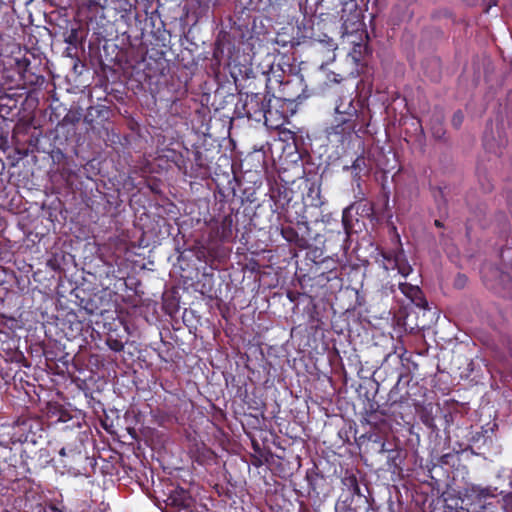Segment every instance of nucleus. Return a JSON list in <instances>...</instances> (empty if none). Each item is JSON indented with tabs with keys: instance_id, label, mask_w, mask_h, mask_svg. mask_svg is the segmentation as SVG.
I'll use <instances>...</instances> for the list:
<instances>
[{
	"instance_id": "obj_1",
	"label": "nucleus",
	"mask_w": 512,
	"mask_h": 512,
	"mask_svg": "<svg viewBox=\"0 0 512 512\" xmlns=\"http://www.w3.org/2000/svg\"><path fill=\"white\" fill-rule=\"evenodd\" d=\"M164 512H193L197 500L209 498L200 482H135Z\"/></svg>"
},
{
	"instance_id": "obj_2",
	"label": "nucleus",
	"mask_w": 512,
	"mask_h": 512,
	"mask_svg": "<svg viewBox=\"0 0 512 512\" xmlns=\"http://www.w3.org/2000/svg\"><path fill=\"white\" fill-rule=\"evenodd\" d=\"M367 125L364 113H334L333 120L325 132L330 141L344 143L357 130H361Z\"/></svg>"
},
{
	"instance_id": "obj_3",
	"label": "nucleus",
	"mask_w": 512,
	"mask_h": 512,
	"mask_svg": "<svg viewBox=\"0 0 512 512\" xmlns=\"http://www.w3.org/2000/svg\"><path fill=\"white\" fill-rule=\"evenodd\" d=\"M299 99L300 94H287L286 98L269 94L264 112L265 116L262 120L263 124L269 129H280L288 121L286 102L292 103Z\"/></svg>"
},
{
	"instance_id": "obj_4",
	"label": "nucleus",
	"mask_w": 512,
	"mask_h": 512,
	"mask_svg": "<svg viewBox=\"0 0 512 512\" xmlns=\"http://www.w3.org/2000/svg\"><path fill=\"white\" fill-rule=\"evenodd\" d=\"M63 445L59 448V463L62 464L61 475L67 474L77 476L75 469L72 467L76 458H80L83 442L79 437V432L70 431L62 435Z\"/></svg>"
},
{
	"instance_id": "obj_5",
	"label": "nucleus",
	"mask_w": 512,
	"mask_h": 512,
	"mask_svg": "<svg viewBox=\"0 0 512 512\" xmlns=\"http://www.w3.org/2000/svg\"><path fill=\"white\" fill-rule=\"evenodd\" d=\"M268 96L269 93H240L239 101L235 106L237 117H246L258 123L262 122Z\"/></svg>"
},
{
	"instance_id": "obj_6",
	"label": "nucleus",
	"mask_w": 512,
	"mask_h": 512,
	"mask_svg": "<svg viewBox=\"0 0 512 512\" xmlns=\"http://www.w3.org/2000/svg\"><path fill=\"white\" fill-rule=\"evenodd\" d=\"M11 430L9 442L12 444L31 443L35 445L45 432L42 421L39 418L31 417L19 419Z\"/></svg>"
},
{
	"instance_id": "obj_7",
	"label": "nucleus",
	"mask_w": 512,
	"mask_h": 512,
	"mask_svg": "<svg viewBox=\"0 0 512 512\" xmlns=\"http://www.w3.org/2000/svg\"><path fill=\"white\" fill-rule=\"evenodd\" d=\"M398 242L399 246L396 249L380 250L377 256L375 257V261L385 271L388 272L390 270L396 269L398 271V274L406 278L413 272V268L405 255L399 237Z\"/></svg>"
},
{
	"instance_id": "obj_8",
	"label": "nucleus",
	"mask_w": 512,
	"mask_h": 512,
	"mask_svg": "<svg viewBox=\"0 0 512 512\" xmlns=\"http://www.w3.org/2000/svg\"><path fill=\"white\" fill-rule=\"evenodd\" d=\"M357 444L360 449L361 458L365 463L370 461V465H373L374 458L383 456L388 449L384 437L377 432L361 435L357 439Z\"/></svg>"
},
{
	"instance_id": "obj_9",
	"label": "nucleus",
	"mask_w": 512,
	"mask_h": 512,
	"mask_svg": "<svg viewBox=\"0 0 512 512\" xmlns=\"http://www.w3.org/2000/svg\"><path fill=\"white\" fill-rule=\"evenodd\" d=\"M269 195L273 202L272 211L283 214L288 210L293 199V190L286 185L275 183L270 187Z\"/></svg>"
},
{
	"instance_id": "obj_10",
	"label": "nucleus",
	"mask_w": 512,
	"mask_h": 512,
	"mask_svg": "<svg viewBox=\"0 0 512 512\" xmlns=\"http://www.w3.org/2000/svg\"><path fill=\"white\" fill-rule=\"evenodd\" d=\"M298 33L303 39H308L315 42L327 43L330 40L329 35L322 31L321 22L316 24L312 19H306L304 16L303 21L297 26Z\"/></svg>"
},
{
	"instance_id": "obj_11",
	"label": "nucleus",
	"mask_w": 512,
	"mask_h": 512,
	"mask_svg": "<svg viewBox=\"0 0 512 512\" xmlns=\"http://www.w3.org/2000/svg\"><path fill=\"white\" fill-rule=\"evenodd\" d=\"M188 441V452L194 461L203 465L215 459L216 454L203 441L196 437H188Z\"/></svg>"
},
{
	"instance_id": "obj_12",
	"label": "nucleus",
	"mask_w": 512,
	"mask_h": 512,
	"mask_svg": "<svg viewBox=\"0 0 512 512\" xmlns=\"http://www.w3.org/2000/svg\"><path fill=\"white\" fill-rule=\"evenodd\" d=\"M443 463L449 464V474H446V480H466L468 469L461 463V459L456 454L443 455Z\"/></svg>"
},
{
	"instance_id": "obj_13",
	"label": "nucleus",
	"mask_w": 512,
	"mask_h": 512,
	"mask_svg": "<svg viewBox=\"0 0 512 512\" xmlns=\"http://www.w3.org/2000/svg\"><path fill=\"white\" fill-rule=\"evenodd\" d=\"M193 160L190 166V170L185 169L184 173L191 178L204 179L210 174V168L207 159L203 153L199 150L192 152Z\"/></svg>"
},
{
	"instance_id": "obj_14",
	"label": "nucleus",
	"mask_w": 512,
	"mask_h": 512,
	"mask_svg": "<svg viewBox=\"0 0 512 512\" xmlns=\"http://www.w3.org/2000/svg\"><path fill=\"white\" fill-rule=\"evenodd\" d=\"M110 112V108L105 105L90 106L84 115V123L94 129L109 119Z\"/></svg>"
},
{
	"instance_id": "obj_15",
	"label": "nucleus",
	"mask_w": 512,
	"mask_h": 512,
	"mask_svg": "<svg viewBox=\"0 0 512 512\" xmlns=\"http://www.w3.org/2000/svg\"><path fill=\"white\" fill-rule=\"evenodd\" d=\"M398 288L402 294L415 306L419 308L427 307V300L423 291L418 285H413L407 282H399Z\"/></svg>"
},
{
	"instance_id": "obj_16",
	"label": "nucleus",
	"mask_w": 512,
	"mask_h": 512,
	"mask_svg": "<svg viewBox=\"0 0 512 512\" xmlns=\"http://www.w3.org/2000/svg\"><path fill=\"white\" fill-rule=\"evenodd\" d=\"M387 466L388 470L391 472L392 477H398L399 480H403L404 476L402 474V463L405 458V453L402 449L399 448H389L387 449Z\"/></svg>"
},
{
	"instance_id": "obj_17",
	"label": "nucleus",
	"mask_w": 512,
	"mask_h": 512,
	"mask_svg": "<svg viewBox=\"0 0 512 512\" xmlns=\"http://www.w3.org/2000/svg\"><path fill=\"white\" fill-rule=\"evenodd\" d=\"M335 113L344 114L346 112L351 113H364L361 109L359 102H355V99L351 94L340 96L335 102Z\"/></svg>"
},
{
	"instance_id": "obj_18",
	"label": "nucleus",
	"mask_w": 512,
	"mask_h": 512,
	"mask_svg": "<svg viewBox=\"0 0 512 512\" xmlns=\"http://www.w3.org/2000/svg\"><path fill=\"white\" fill-rule=\"evenodd\" d=\"M446 474H449V464L443 463V456L440 457L436 463L426 466L425 475L430 480H446Z\"/></svg>"
},
{
	"instance_id": "obj_19",
	"label": "nucleus",
	"mask_w": 512,
	"mask_h": 512,
	"mask_svg": "<svg viewBox=\"0 0 512 512\" xmlns=\"http://www.w3.org/2000/svg\"><path fill=\"white\" fill-rule=\"evenodd\" d=\"M306 199L310 206L321 207L324 201L321 196V184L317 181L307 180Z\"/></svg>"
},
{
	"instance_id": "obj_20",
	"label": "nucleus",
	"mask_w": 512,
	"mask_h": 512,
	"mask_svg": "<svg viewBox=\"0 0 512 512\" xmlns=\"http://www.w3.org/2000/svg\"><path fill=\"white\" fill-rule=\"evenodd\" d=\"M15 95V93L5 92L3 86L0 85V114L10 115L17 108L18 99Z\"/></svg>"
},
{
	"instance_id": "obj_21",
	"label": "nucleus",
	"mask_w": 512,
	"mask_h": 512,
	"mask_svg": "<svg viewBox=\"0 0 512 512\" xmlns=\"http://www.w3.org/2000/svg\"><path fill=\"white\" fill-rule=\"evenodd\" d=\"M430 130L436 140H444L446 130L444 127V115L441 112H435L430 119Z\"/></svg>"
},
{
	"instance_id": "obj_22",
	"label": "nucleus",
	"mask_w": 512,
	"mask_h": 512,
	"mask_svg": "<svg viewBox=\"0 0 512 512\" xmlns=\"http://www.w3.org/2000/svg\"><path fill=\"white\" fill-rule=\"evenodd\" d=\"M217 236L221 241H228L233 236V217L225 215L217 227Z\"/></svg>"
},
{
	"instance_id": "obj_23",
	"label": "nucleus",
	"mask_w": 512,
	"mask_h": 512,
	"mask_svg": "<svg viewBox=\"0 0 512 512\" xmlns=\"http://www.w3.org/2000/svg\"><path fill=\"white\" fill-rule=\"evenodd\" d=\"M352 170L353 180L359 182L361 179V173L368 172L367 160L363 155H359L352 163L351 166H344L343 170Z\"/></svg>"
},
{
	"instance_id": "obj_24",
	"label": "nucleus",
	"mask_w": 512,
	"mask_h": 512,
	"mask_svg": "<svg viewBox=\"0 0 512 512\" xmlns=\"http://www.w3.org/2000/svg\"><path fill=\"white\" fill-rule=\"evenodd\" d=\"M345 486H347L348 492L351 495V500L354 496H358L359 498H364L367 502V496L364 492L369 493L368 483L369 482H342Z\"/></svg>"
},
{
	"instance_id": "obj_25",
	"label": "nucleus",
	"mask_w": 512,
	"mask_h": 512,
	"mask_svg": "<svg viewBox=\"0 0 512 512\" xmlns=\"http://www.w3.org/2000/svg\"><path fill=\"white\" fill-rule=\"evenodd\" d=\"M352 208L353 206L351 205L346 207L342 212V224L347 236L350 235V232L353 229Z\"/></svg>"
},
{
	"instance_id": "obj_26",
	"label": "nucleus",
	"mask_w": 512,
	"mask_h": 512,
	"mask_svg": "<svg viewBox=\"0 0 512 512\" xmlns=\"http://www.w3.org/2000/svg\"><path fill=\"white\" fill-rule=\"evenodd\" d=\"M80 307L84 309L87 314L94 315V314H101V311L99 310V307L94 299H84L82 298L79 303Z\"/></svg>"
},
{
	"instance_id": "obj_27",
	"label": "nucleus",
	"mask_w": 512,
	"mask_h": 512,
	"mask_svg": "<svg viewBox=\"0 0 512 512\" xmlns=\"http://www.w3.org/2000/svg\"><path fill=\"white\" fill-rule=\"evenodd\" d=\"M236 484L237 482H231V481H228V482H215V485H214V488L215 490L217 491V493L219 495H221L224 491V489H226L225 491V495L228 497V498H231L232 497V489L236 488Z\"/></svg>"
},
{
	"instance_id": "obj_28",
	"label": "nucleus",
	"mask_w": 512,
	"mask_h": 512,
	"mask_svg": "<svg viewBox=\"0 0 512 512\" xmlns=\"http://www.w3.org/2000/svg\"><path fill=\"white\" fill-rule=\"evenodd\" d=\"M433 197L439 209L447 206V199L445 196L444 188L435 187L433 188Z\"/></svg>"
},
{
	"instance_id": "obj_29",
	"label": "nucleus",
	"mask_w": 512,
	"mask_h": 512,
	"mask_svg": "<svg viewBox=\"0 0 512 512\" xmlns=\"http://www.w3.org/2000/svg\"><path fill=\"white\" fill-rule=\"evenodd\" d=\"M106 344L114 352H121L124 350V343L121 340L114 338L112 336H109L106 339Z\"/></svg>"
},
{
	"instance_id": "obj_30",
	"label": "nucleus",
	"mask_w": 512,
	"mask_h": 512,
	"mask_svg": "<svg viewBox=\"0 0 512 512\" xmlns=\"http://www.w3.org/2000/svg\"><path fill=\"white\" fill-rule=\"evenodd\" d=\"M463 120H464V115H463V112L461 110H457L454 114H453V117L451 119V123H452V126L456 129H459L460 126L462 125L463 123Z\"/></svg>"
},
{
	"instance_id": "obj_31",
	"label": "nucleus",
	"mask_w": 512,
	"mask_h": 512,
	"mask_svg": "<svg viewBox=\"0 0 512 512\" xmlns=\"http://www.w3.org/2000/svg\"><path fill=\"white\" fill-rule=\"evenodd\" d=\"M396 291V285L391 283V282H387L386 284H384L382 286V294H384L385 296H389L390 294H394Z\"/></svg>"
},
{
	"instance_id": "obj_32",
	"label": "nucleus",
	"mask_w": 512,
	"mask_h": 512,
	"mask_svg": "<svg viewBox=\"0 0 512 512\" xmlns=\"http://www.w3.org/2000/svg\"><path fill=\"white\" fill-rule=\"evenodd\" d=\"M69 420H72V417L71 415L69 414L68 411H65V410H60L59 411V417H58V422H62V423H65Z\"/></svg>"
},
{
	"instance_id": "obj_33",
	"label": "nucleus",
	"mask_w": 512,
	"mask_h": 512,
	"mask_svg": "<svg viewBox=\"0 0 512 512\" xmlns=\"http://www.w3.org/2000/svg\"><path fill=\"white\" fill-rule=\"evenodd\" d=\"M65 41L70 45H75L77 42V31L73 29Z\"/></svg>"
},
{
	"instance_id": "obj_34",
	"label": "nucleus",
	"mask_w": 512,
	"mask_h": 512,
	"mask_svg": "<svg viewBox=\"0 0 512 512\" xmlns=\"http://www.w3.org/2000/svg\"><path fill=\"white\" fill-rule=\"evenodd\" d=\"M480 183H481V186H482V189H483V191H484V192H489V191H491V190H492V188H493V187H492V184H491L490 182H488L487 184H484V183H482V182L480 181Z\"/></svg>"
},
{
	"instance_id": "obj_35",
	"label": "nucleus",
	"mask_w": 512,
	"mask_h": 512,
	"mask_svg": "<svg viewBox=\"0 0 512 512\" xmlns=\"http://www.w3.org/2000/svg\"><path fill=\"white\" fill-rule=\"evenodd\" d=\"M506 285L508 286V289H509L507 296L512 298V278L508 279Z\"/></svg>"
},
{
	"instance_id": "obj_36",
	"label": "nucleus",
	"mask_w": 512,
	"mask_h": 512,
	"mask_svg": "<svg viewBox=\"0 0 512 512\" xmlns=\"http://www.w3.org/2000/svg\"><path fill=\"white\" fill-rule=\"evenodd\" d=\"M404 377H408V375H404V374H402V373H401V374H399V376H398V380H397V383H396V384H395V386H394V389H396V388L400 385V383H401V381L403 380V378H404Z\"/></svg>"
},
{
	"instance_id": "obj_37",
	"label": "nucleus",
	"mask_w": 512,
	"mask_h": 512,
	"mask_svg": "<svg viewBox=\"0 0 512 512\" xmlns=\"http://www.w3.org/2000/svg\"><path fill=\"white\" fill-rule=\"evenodd\" d=\"M434 225H435L437 228H443V227H444L443 222H442V221H440V220H438V219H436V220L434 221Z\"/></svg>"
},
{
	"instance_id": "obj_38",
	"label": "nucleus",
	"mask_w": 512,
	"mask_h": 512,
	"mask_svg": "<svg viewBox=\"0 0 512 512\" xmlns=\"http://www.w3.org/2000/svg\"><path fill=\"white\" fill-rule=\"evenodd\" d=\"M51 512H62V510H60L59 508H57L55 506H52L51 507Z\"/></svg>"
},
{
	"instance_id": "obj_39",
	"label": "nucleus",
	"mask_w": 512,
	"mask_h": 512,
	"mask_svg": "<svg viewBox=\"0 0 512 512\" xmlns=\"http://www.w3.org/2000/svg\"><path fill=\"white\" fill-rule=\"evenodd\" d=\"M344 480H353V481H356V480H357V478H356L354 475H352V476H350V477H346Z\"/></svg>"
},
{
	"instance_id": "obj_40",
	"label": "nucleus",
	"mask_w": 512,
	"mask_h": 512,
	"mask_svg": "<svg viewBox=\"0 0 512 512\" xmlns=\"http://www.w3.org/2000/svg\"><path fill=\"white\" fill-rule=\"evenodd\" d=\"M433 420H431L430 422H426V425L431 427V428H435V426L433 425Z\"/></svg>"
},
{
	"instance_id": "obj_41",
	"label": "nucleus",
	"mask_w": 512,
	"mask_h": 512,
	"mask_svg": "<svg viewBox=\"0 0 512 512\" xmlns=\"http://www.w3.org/2000/svg\"><path fill=\"white\" fill-rule=\"evenodd\" d=\"M411 484L410 486L403 485L406 489H409L410 487L415 488L416 486L413 485L414 482H408Z\"/></svg>"
},
{
	"instance_id": "obj_42",
	"label": "nucleus",
	"mask_w": 512,
	"mask_h": 512,
	"mask_svg": "<svg viewBox=\"0 0 512 512\" xmlns=\"http://www.w3.org/2000/svg\"><path fill=\"white\" fill-rule=\"evenodd\" d=\"M497 1L498 0H490V6L491 5L496 6L497 5Z\"/></svg>"
},
{
	"instance_id": "obj_43",
	"label": "nucleus",
	"mask_w": 512,
	"mask_h": 512,
	"mask_svg": "<svg viewBox=\"0 0 512 512\" xmlns=\"http://www.w3.org/2000/svg\"><path fill=\"white\" fill-rule=\"evenodd\" d=\"M406 4H411V3H414L416 0H403Z\"/></svg>"
},
{
	"instance_id": "obj_44",
	"label": "nucleus",
	"mask_w": 512,
	"mask_h": 512,
	"mask_svg": "<svg viewBox=\"0 0 512 512\" xmlns=\"http://www.w3.org/2000/svg\"><path fill=\"white\" fill-rule=\"evenodd\" d=\"M259 467H262L265 471H267V466H264L262 463H260Z\"/></svg>"
},
{
	"instance_id": "obj_45",
	"label": "nucleus",
	"mask_w": 512,
	"mask_h": 512,
	"mask_svg": "<svg viewBox=\"0 0 512 512\" xmlns=\"http://www.w3.org/2000/svg\"><path fill=\"white\" fill-rule=\"evenodd\" d=\"M26 499H27V500H29V499H30L29 492H26Z\"/></svg>"
},
{
	"instance_id": "obj_46",
	"label": "nucleus",
	"mask_w": 512,
	"mask_h": 512,
	"mask_svg": "<svg viewBox=\"0 0 512 512\" xmlns=\"http://www.w3.org/2000/svg\"><path fill=\"white\" fill-rule=\"evenodd\" d=\"M289 85H290V82H287V83L285 84L284 89H285V88H288V87H289Z\"/></svg>"
},
{
	"instance_id": "obj_47",
	"label": "nucleus",
	"mask_w": 512,
	"mask_h": 512,
	"mask_svg": "<svg viewBox=\"0 0 512 512\" xmlns=\"http://www.w3.org/2000/svg\"><path fill=\"white\" fill-rule=\"evenodd\" d=\"M75 425L79 427V423L78 422L72 424V426H75Z\"/></svg>"
},
{
	"instance_id": "obj_48",
	"label": "nucleus",
	"mask_w": 512,
	"mask_h": 512,
	"mask_svg": "<svg viewBox=\"0 0 512 512\" xmlns=\"http://www.w3.org/2000/svg\"><path fill=\"white\" fill-rule=\"evenodd\" d=\"M124 2H125V5L131 6V5L128 3V1H126V0H125Z\"/></svg>"
}]
</instances>
